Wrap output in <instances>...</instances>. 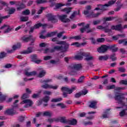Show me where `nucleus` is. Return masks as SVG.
Wrapping results in <instances>:
<instances>
[{"mask_svg":"<svg viewBox=\"0 0 127 127\" xmlns=\"http://www.w3.org/2000/svg\"><path fill=\"white\" fill-rule=\"evenodd\" d=\"M21 47V44L20 43H17L16 45H14L12 47L13 50H8L7 51V53H13L14 51L16 50V49H19Z\"/></svg>","mask_w":127,"mask_h":127,"instance_id":"2eb2a0df","label":"nucleus"},{"mask_svg":"<svg viewBox=\"0 0 127 127\" xmlns=\"http://www.w3.org/2000/svg\"><path fill=\"white\" fill-rule=\"evenodd\" d=\"M100 15H101L100 12H98L97 13H94V12L91 11V12H90L89 14H88L87 15V17H90V18H96V17H98V16H99Z\"/></svg>","mask_w":127,"mask_h":127,"instance_id":"f3484780","label":"nucleus"},{"mask_svg":"<svg viewBox=\"0 0 127 127\" xmlns=\"http://www.w3.org/2000/svg\"><path fill=\"white\" fill-rule=\"evenodd\" d=\"M50 63H51V64H58L60 63V60H58L57 61L52 60L50 61Z\"/></svg>","mask_w":127,"mask_h":127,"instance_id":"4d7b16f0","label":"nucleus"},{"mask_svg":"<svg viewBox=\"0 0 127 127\" xmlns=\"http://www.w3.org/2000/svg\"><path fill=\"white\" fill-rule=\"evenodd\" d=\"M111 32H112V30H118V31H120V30H122V24H119L116 26L115 25H112L111 26Z\"/></svg>","mask_w":127,"mask_h":127,"instance_id":"6ab92c4d","label":"nucleus"},{"mask_svg":"<svg viewBox=\"0 0 127 127\" xmlns=\"http://www.w3.org/2000/svg\"><path fill=\"white\" fill-rule=\"evenodd\" d=\"M48 122L50 124H52V123H54V122H58V120L55 118H52V119H49L48 120Z\"/></svg>","mask_w":127,"mask_h":127,"instance_id":"8fccbe9b","label":"nucleus"},{"mask_svg":"<svg viewBox=\"0 0 127 127\" xmlns=\"http://www.w3.org/2000/svg\"><path fill=\"white\" fill-rule=\"evenodd\" d=\"M61 101H62V98L53 99L51 100L52 103H57L58 102H61Z\"/></svg>","mask_w":127,"mask_h":127,"instance_id":"4c0bfd02","label":"nucleus"},{"mask_svg":"<svg viewBox=\"0 0 127 127\" xmlns=\"http://www.w3.org/2000/svg\"><path fill=\"white\" fill-rule=\"evenodd\" d=\"M28 98H29V94H28V93L23 94L21 97L22 100H25V99H28Z\"/></svg>","mask_w":127,"mask_h":127,"instance_id":"49530a36","label":"nucleus"},{"mask_svg":"<svg viewBox=\"0 0 127 127\" xmlns=\"http://www.w3.org/2000/svg\"><path fill=\"white\" fill-rule=\"evenodd\" d=\"M58 122H60L63 124H68V120L66 119L65 117H60V118L57 119Z\"/></svg>","mask_w":127,"mask_h":127,"instance_id":"a878e982","label":"nucleus"},{"mask_svg":"<svg viewBox=\"0 0 127 127\" xmlns=\"http://www.w3.org/2000/svg\"><path fill=\"white\" fill-rule=\"evenodd\" d=\"M56 44L63 45H64V47H63V46H56L54 48L55 50H58L59 51H62V52H65V51H67V49L69 48V44L67 43L66 41H61L59 42H57Z\"/></svg>","mask_w":127,"mask_h":127,"instance_id":"7ed1b4c3","label":"nucleus"},{"mask_svg":"<svg viewBox=\"0 0 127 127\" xmlns=\"http://www.w3.org/2000/svg\"><path fill=\"white\" fill-rule=\"evenodd\" d=\"M33 50V48L32 47H29L28 48L27 50L21 52V54H29L32 52Z\"/></svg>","mask_w":127,"mask_h":127,"instance_id":"aec40b11","label":"nucleus"},{"mask_svg":"<svg viewBox=\"0 0 127 127\" xmlns=\"http://www.w3.org/2000/svg\"><path fill=\"white\" fill-rule=\"evenodd\" d=\"M68 69L69 70L68 75L70 76H77L78 75V72L77 71H79L82 69V64H73L68 66Z\"/></svg>","mask_w":127,"mask_h":127,"instance_id":"f257e3e1","label":"nucleus"},{"mask_svg":"<svg viewBox=\"0 0 127 127\" xmlns=\"http://www.w3.org/2000/svg\"><path fill=\"white\" fill-rule=\"evenodd\" d=\"M49 100H50V97L48 96H46L43 99V102H45V103H48Z\"/></svg>","mask_w":127,"mask_h":127,"instance_id":"de8ad7c7","label":"nucleus"},{"mask_svg":"<svg viewBox=\"0 0 127 127\" xmlns=\"http://www.w3.org/2000/svg\"><path fill=\"white\" fill-rule=\"evenodd\" d=\"M116 1H117V0H112L109 1L108 3L105 4L104 5L99 4L98 5V7L95 8V10H106V9H105L106 6H111V5H113V4H114Z\"/></svg>","mask_w":127,"mask_h":127,"instance_id":"39448f33","label":"nucleus"},{"mask_svg":"<svg viewBox=\"0 0 127 127\" xmlns=\"http://www.w3.org/2000/svg\"><path fill=\"white\" fill-rule=\"evenodd\" d=\"M47 25L46 24H42L41 23H39L37 24H36L34 25V27H35V29H38V28H39V27H41V26H42V27H46V26Z\"/></svg>","mask_w":127,"mask_h":127,"instance_id":"bb28decb","label":"nucleus"},{"mask_svg":"<svg viewBox=\"0 0 127 127\" xmlns=\"http://www.w3.org/2000/svg\"><path fill=\"white\" fill-rule=\"evenodd\" d=\"M78 55L74 56V59L76 60H82L83 57H85V60L86 61H91L94 60V57L91 56L89 53H85L84 52H79Z\"/></svg>","mask_w":127,"mask_h":127,"instance_id":"f03ea898","label":"nucleus"},{"mask_svg":"<svg viewBox=\"0 0 127 127\" xmlns=\"http://www.w3.org/2000/svg\"><path fill=\"white\" fill-rule=\"evenodd\" d=\"M0 103H1L2 101H5V96H2L1 95V92H0Z\"/></svg>","mask_w":127,"mask_h":127,"instance_id":"6e6d98bb","label":"nucleus"},{"mask_svg":"<svg viewBox=\"0 0 127 127\" xmlns=\"http://www.w3.org/2000/svg\"><path fill=\"white\" fill-rule=\"evenodd\" d=\"M10 17V15H7L3 17H1L0 14V24L2 22V19H5V18H8V17Z\"/></svg>","mask_w":127,"mask_h":127,"instance_id":"a19ab883","label":"nucleus"},{"mask_svg":"<svg viewBox=\"0 0 127 127\" xmlns=\"http://www.w3.org/2000/svg\"><path fill=\"white\" fill-rule=\"evenodd\" d=\"M46 74V71L43 69H41V70L40 71V73H39L38 77L39 78H42V77H44V76H45V74Z\"/></svg>","mask_w":127,"mask_h":127,"instance_id":"2f4dec72","label":"nucleus"},{"mask_svg":"<svg viewBox=\"0 0 127 127\" xmlns=\"http://www.w3.org/2000/svg\"><path fill=\"white\" fill-rule=\"evenodd\" d=\"M13 107H12V109H10L6 110L5 111V114L8 115L9 116H13V115H15V111L14 110H13Z\"/></svg>","mask_w":127,"mask_h":127,"instance_id":"a211bd4d","label":"nucleus"},{"mask_svg":"<svg viewBox=\"0 0 127 127\" xmlns=\"http://www.w3.org/2000/svg\"><path fill=\"white\" fill-rule=\"evenodd\" d=\"M127 111V109H124L122 110L120 113L119 116L120 117H124V116H127V113H126V111Z\"/></svg>","mask_w":127,"mask_h":127,"instance_id":"e433bc0d","label":"nucleus"},{"mask_svg":"<svg viewBox=\"0 0 127 127\" xmlns=\"http://www.w3.org/2000/svg\"><path fill=\"white\" fill-rule=\"evenodd\" d=\"M116 45L108 46V49H110L112 52H117L118 51V48L115 47Z\"/></svg>","mask_w":127,"mask_h":127,"instance_id":"c756f323","label":"nucleus"},{"mask_svg":"<svg viewBox=\"0 0 127 127\" xmlns=\"http://www.w3.org/2000/svg\"><path fill=\"white\" fill-rule=\"evenodd\" d=\"M17 5L18 6L17 7V10H21V9H23L25 7V5L19 1H18V3H17Z\"/></svg>","mask_w":127,"mask_h":127,"instance_id":"4be33fe9","label":"nucleus"},{"mask_svg":"<svg viewBox=\"0 0 127 127\" xmlns=\"http://www.w3.org/2000/svg\"><path fill=\"white\" fill-rule=\"evenodd\" d=\"M78 14H80V12L78 11L77 12V11H75L72 13V14L70 15L69 18L70 19H73L76 15H78Z\"/></svg>","mask_w":127,"mask_h":127,"instance_id":"473e14b6","label":"nucleus"},{"mask_svg":"<svg viewBox=\"0 0 127 127\" xmlns=\"http://www.w3.org/2000/svg\"><path fill=\"white\" fill-rule=\"evenodd\" d=\"M31 58L32 59V61L34 62L36 60H37V55H33L31 56Z\"/></svg>","mask_w":127,"mask_h":127,"instance_id":"603ef678","label":"nucleus"},{"mask_svg":"<svg viewBox=\"0 0 127 127\" xmlns=\"http://www.w3.org/2000/svg\"><path fill=\"white\" fill-rule=\"evenodd\" d=\"M71 9H72L71 7H65L64 9H63L62 10V11H64L66 13H69V12H71Z\"/></svg>","mask_w":127,"mask_h":127,"instance_id":"c9c22d12","label":"nucleus"},{"mask_svg":"<svg viewBox=\"0 0 127 127\" xmlns=\"http://www.w3.org/2000/svg\"><path fill=\"white\" fill-rule=\"evenodd\" d=\"M91 8H92V7L91 6H87L86 7V10L84 11V14H85V15H88V14H89V13L90 12V10H91Z\"/></svg>","mask_w":127,"mask_h":127,"instance_id":"7c9ffc66","label":"nucleus"},{"mask_svg":"<svg viewBox=\"0 0 127 127\" xmlns=\"http://www.w3.org/2000/svg\"><path fill=\"white\" fill-rule=\"evenodd\" d=\"M100 23H101L100 20H95L93 22V25H97L98 24H100Z\"/></svg>","mask_w":127,"mask_h":127,"instance_id":"052dcab7","label":"nucleus"},{"mask_svg":"<svg viewBox=\"0 0 127 127\" xmlns=\"http://www.w3.org/2000/svg\"><path fill=\"white\" fill-rule=\"evenodd\" d=\"M58 107H61V109H65L66 107V105H64L63 103H59L57 104Z\"/></svg>","mask_w":127,"mask_h":127,"instance_id":"864d4df0","label":"nucleus"},{"mask_svg":"<svg viewBox=\"0 0 127 127\" xmlns=\"http://www.w3.org/2000/svg\"><path fill=\"white\" fill-rule=\"evenodd\" d=\"M84 79H85V76H81L79 78V79H77V83L78 84H82V83H84Z\"/></svg>","mask_w":127,"mask_h":127,"instance_id":"72a5a7b5","label":"nucleus"},{"mask_svg":"<svg viewBox=\"0 0 127 127\" xmlns=\"http://www.w3.org/2000/svg\"><path fill=\"white\" fill-rule=\"evenodd\" d=\"M123 93H121L119 92H116L115 93V99L116 101H118V104H120V105H122V106H125L126 105V103L125 102H124V100H125V97L124 96Z\"/></svg>","mask_w":127,"mask_h":127,"instance_id":"20e7f679","label":"nucleus"},{"mask_svg":"<svg viewBox=\"0 0 127 127\" xmlns=\"http://www.w3.org/2000/svg\"><path fill=\"white\" fill-rule=\"evenodd\" d=\"M24 27H25V25L24 24L19 26L15 29V31H17L19 29H21V28H24Z\"/></svg>","mask_w":127,"mask_h":127,"instance_id":"3c124183","label":"nucleus"},{"mask_svg":"<svg viewBox=\"0 0 127 127\" xmlns=\"http://www.w3.org/2000/svg\"><path fill=\"white\" fill-rule=\"evenodd\" d=\"M70 82H71L73 83H77V79H76V78H75L74 77H72L70 79Z\"/></svg>","mask_w":127,"mask_h":127,"instance_id":"338daca9","label":"nucleus"},{"mask_svg":"<svg viewBox=\"0 0 127 127\" xmlns=\"http://www.w3.org/2000/svg\"><path fill=\"white\" fill-rule=\"evenodd\" d=\"M108 49L109 46L103 45L97 49V51L99 53H106Z\"/></svg>","mask_w":127,"mask_h":127,"instance_id":"1a4fd4ad","label":"nucleus"},{"mask_svg":"<svg viewBox=\"0 0 127 127\" xmlns=\"http://www.w3.org/2000/svg\"><path fill=\"white\" fill-rule=\"evenodd\" d=\"M67 124L71 126H75L77 125V120L75 119L67 120Z\"/></svg>","mask_w":127,"mask_h":127,"instance_id":"b1692460","label":"nucleus"},{"mask_svg":"<svg viewBox=\"0 0 127 127\" xmlns=\"http://www.w3.org/2000/svg\"><path fill=\"white\" fill-rule=\"evenodd\" d=\"M36 2L38 4L45 3V2H47V1L46 0H37Z\"/></svg>","mask_w":127,"mask_h":127,"instance_id":"bf43d9fd","label":"nucleus"},{"mask_svg":"<svg viewBox=\"0 0 127 127\" xmlns=\"http://www.w3.org/2000/svg\"><path fill=\"white\" fill-rule=\"evenodd\" d=\"M21 104H26L24 106V108H29L30 107H31L32 105H33V101L30 99H26L21 102Z\"/></svg>","mask_w":127,"mask_h":127,"instance_id":"9b49d317","label":"nucleus"},{"mask_svg":"<svg viewBox=\"0 0 127 127\" xmlns=\"http://www.w3.org/2000/svg\"><path fill=\"white\" fill-rule=\"evenodd\" d=\"M61 90L63 92H66L67 94H72L73 91L76 90V87H73L71 89H69L67 87H62Z\"/></svg>","mask_w":127,"mask_h":127,"instance_id":"ddd939ff","label":"nucleus"},{"mask_svg":"<svg viewBox=\"0 0 127 127\" xmlns=\"http://www.w3.org/2000/svg\"><path fill=\"white\" fill-rule=\"evenodd\" d=\"M110 111H111V109H107L104 113L102 115V117L104 119H108L109 118V115L110 114Z\"/></svg>","mask_w":127,"mask_h":127,"instance_id":"393cba45","label":"nucleus"},{"mask_svg":"<svg viewBox=\"0 0 127 127\" xmlns=\"http://www.w3.org/2000/svg\"><path fill=\"white\" fill-rule=\"evenodd\" d=\"M36 74V71H32L28 72L27 69L25 70V75H26V76H28V77H29L30 76H35Z\"/></svg>","mask_w":127,"mask_h":127,"instance_id":"412c9836","label":"nucleus"},{"mask_svg":"<svg viewBox=\"0 0 127 127\" xmlns=\"http://www.w3.org/2000/svg\"><path fill=\"white\" fill-rule=\"evenodd\" d=\"M97 41L99 43H102V42H105V38H98L97 39Z\"/></svg>","mask_w":127,"mask_h":127,"instance_id":"680f3d73","label":"nucleus"},{"mask_svg":"<svg viewBox=\"0 0 127 127\" xmlns=\"http://www.w3.org/2000/svg\"><path fill=\"white\" fill-rule=\"evenodd\" d=\"M48 19L49 21H51L52 23H56L58 21V20L56 18V16L52 14H48Z\"/></svg>","mask_w":127,"mask_h":127,"instance_id":"f8f14e48","label":"nucleus"},{"mask_svg":"<svg viewBox=\"0 0 127 127\" xmlns=\"http://www.w3.org/2000/svg\"><path fill=\"white\" fill-rule=\"evenodd\" d=\"M71 46H75V47H80L81 44L79 43V42H74L71 44Z\"/></svg>","mask_w":127,"mask_h":127,"instance_id":"a18cd8bd","label":"nucleus"},{"mask_svg":"<svg viewBox=\"0 0 127 127\" xmlns=\"http://www.w3.org/2000/svg\"><path fill=\"white\" fill-rule=\"evenodd\" d=\"M53 113L51 111H45L43 113V117H49V118L52 117Z\"/></svg>","mask_w":127,"mask_h":127,"instance_id":"c85d7f7f","label":"nucleus"},{"mask_svg":"<svg viewBox=\"0 0 127 127\" xmlns=\"http://www.w3.org/2000/svg\"><path fill=\"white\" fill-rule=\"evenodd\" d=\"M97 29H100V30H103L106 33H110L112 32V30L109 28L108 26H103L102 25H99L97 26Z\"/></svg>","mask_w":127,"mask_h":127,"instance_id":"9d476101","label":"nucleus"},{"mask_svg":"<svg viewBox=\"0 0 127 127\" xmlns=\"http://www.w3.org/2000/svg\"><path fill=\"white\" fill-rule=\"evenodd\" d=\"M98 59L100 61H107L109 59V56L108 55L101 56L99 57Z\"/></svg>","mask_w":127,"mask_h":127,"instance_id":"cd10ccee","label":"nucleus"},{"mask_svg":"<svg viewBox=\"0 0 127 127\" xmlns=\"http://www.w3.org/2000/svg\"><path fill=\"white\" fill-rule=\"evenodd\" d=\"M1 5H0V10L2 9L3 6H7V3L4 1H0Z\"/></svg>","mask_w":127,"mask_h":127,"instance_id":"ea45409f","label":"nucleus"},{"mask_svg":"<svg viewBox=\"0 0 127 127\" xmlns=\"http://www.w3.org/2000/svg\"><path fill=\"white\" fill-rule=\"evenodd\" d=\"M116 18V17H108L104 18V21L106 22V21H112V20H114Z\"/></svg>","mask_w":127,"mask_h":127,"instance_id":"f704fd0d","label":"nucleus"},{"mask_svg":"<svg viewBox=\"0 0 127 127\" xmlns=\"http://www.w3.org/2000/svg\"><path fill=\"white\" fill-rule=\"evenodd\" d=\"M62 6H64V4L59 3L56 4V8H60Z\"/></svg>","mask_w":127,"mask_h":127,"instance_id":"e2e57ef3","label":"nucleus"},{"mask_svg":"<svg viewBox=\"0 0 127 127\" xmlns=\"http://www.w3.org/2000/svg\"><path fill=\"white\" fill-rule=\"evenodd\" d=\"M57 33V32H52L51 33H48L47 34V37H52V36H54Z\"/></svg>","mask_w":127,"mask_h":127,"instance_id":"58836bf2","label":"nucleus"},{"mask_svg":"<svg viewBox=\"0 0 127 127\" xmlns=\"http://www.w3.org/2000/svg\"><path fill=\"white\" fill-rule=\"evenodd\" d=\"M28 20V16H21L20 17V21L22 22H25Z\"/></svg>","mask_w":127,"mask_h":127,"instance_id":"37998d69","label":"nucleus"},{"mask_svg":"<svg viewBox=\"0 0 127 127\" xmlns=\"http://www.w3.org/2000/svg\"><path fill=\"white\" fill-rule=\"evenodd\" d=\"M44 95H48V96H50L52 95V92L49 91H44L43 92Z\"/></svg>","mask_w":127,"mask_h":127,"instance_id":"13d9d810","label":"nucleus"},{"mask_svg":"<svg viewBox=\"0 0 127 127\" xmlns=\"http://www.w3.org/2000/svg\"><path fill=\"white\" fill-rule=\"evenodd\" d=\"M110 59H111L112 61H116L117 60V57H116V54H113L110 56Z\"/></svg>","mask_w":127,"mask_h":127,"instance_id":"c03bdc74","label":"nucleus"},{"mask_svg":"<svg viewBox=\"0 0 127 127\" xmlns=\"http://www.w3.org/2000/svg\"><path fill=\"white\" fill-rule=\"evenodd\" d=\"M0 29H5L4 33H8V32H10V31H11L12 30V28L7 25H4L3 26L1 27Z\"/></svg>","mask_w":127,"mask_h":127,"instance_id":"dca6fc26","label":"nucleus"},{"mask_svg":"<svg viewBox=\"0 0 127 127\" xmlns=\"http://www.w3.org/2000/svg\"><path fill=\"white\" fill-rule=\"evenodd\" d=\"M90 27V24H87L83 28H80V30L81 33H84V32L86 31V33H91L93 31L96 30V28H92V29H89Z\"/></svg>","mask_w":127,"mask_h":127,"instance_id":"423d86ee","label":"nucleus"},{"mask_svg":"<svg viewBox=\"0 0 127 127\" xmlns=\"http://www.w3.org/2000/svg\"><path fill=\"white\" fill-rule=\"evenodd\" d=\"M115 88H116V86L115 85L108 86L107 87V90H112V89H115Z\"/></svg>","mask_w":127,"mask_h":127,"instance_id":"0e129e2a","label":"nucleus"},{"mask_svg":"<svg viewBox=\"0 0 127 127\" xmlns=\"http://www.w3.org/2000/svg\"><path fill=\"white\" fill-rule=\"evenodd\" d=\"M81 39H82V37L81 36V35H77L74 36L75 40H81Z\"/></svg>","mask_w":127,"mask_h":127,"instance_id":"69168bd1","label":"nucleus"},{"mask_svg":"<svg viewBox=\"0 0 127 127\" xmlns=\"http://www.w3.org/2000/svg\"><path fill=\"white\" fill-rule=\"evenodd\" d=\"M22 14L23 15H29V14H30V11L29 9H26L22 12Z\"/></svg>","mask_w":127,"mask_h":127,"instance_id":"79ce46f5","label":"nucleus"},{"mask_svg":"<svg viewBox=\"0 0 127 127\" xmlns=\"http://www.w3.org/2000/svg\"><path fill=\"white\" fill-rule=\"evenodd\" d=\"M4 57H6V53L2 52L0 53V59H2L4 58Z\"/></svg>","mask_w":127,"mask_h":127,"instance_id":"09e8293b","label":"nucleus"},{"mask_svg":"<svg viewBox=\"0 0 127 127\" xmlns=\"http://www.w3.org/2000/svg\"><path fill=\"white\" fill-rule=\"evenodd\" d=\"M98 102L96 101H92L90 102V105H89V108H91L92 109H96L97 104Z\"/></svg>","mask_w":127,"mask_h":127,"instance_id":"5701e85b","label":"nucleus"},{"mask_svg":"<svg viewBox=\"0 0 127 127\" xmlns=\"http://www.w3.org/2000/svg\"><path fill=\"white\" fill-rule=\"evenodd\" d=\"M58 17L62 22H64V23H67L70 21V19L67 18V16L66 14L58 15Z\"/></svg>","mask_w":127,"mask_h":127,"instance_id":"6e6552de","label":"nucleus"},{"mask_svg":"<svg viewBox=\"0 0 127 127\" xmlns=\"http://www.w3.org/2000/svg\"><path fill=\"white\" fill-rule=\"evenodd\" d=\"M120 84H123V85H127V81L125 80H122L120 81Z\"/></svg>","mask_w":127,"mask_h":127,"instance_id":"774afa93","label":"nucleus"},{"mask_svg":"<svg viewBox=\"0 0 127 127\" xmlns=\"http://www.w3.org/2000/svg\"><path fill=\"white\" fill-rule=\"evenodd\" d=\"M22 40L24 42H28V41H31V43L29 44V45L33 46L34 45V42L35 41V38H34L32 35H30L29 36H24L22 38Z\"/></svg>","mask_w":127,"mask_h":127,"instance_id":"0eeeda50","label":"nucleus"},{"mask_svg":"<svg viewBox=\"0 0 127 127\" xmlns=\"http://www.w3.org/2000/svg\"><path fill=\"white\" fill-rule=\"evenodd\" d=\"M42 88H43V89H53V90H56L58 88V86H53L52 85L45 84L42 85Z\"/></svg>","mask_w":127,"mask_h":127,"instance_id":"4468645a","label":"nucleus"},{"mask_svg":"<svg viewBox=\"0 0 127 127\" xmlns=\"http://www.w3.org/2000/svg\"><path fill=\"white\" fill-rule=\"evenodd\" d=\"M15 12V9L12 8H10L8 11V14H13L14 12Z\"/></svg>","mask_w":127,"mask_h":127,"instance_id":"5fc2aeb1","label":"nucleus"}]
</instances>
